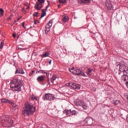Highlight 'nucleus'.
<instances>
[{
  "label": "nucleus",
  "mask_w": 128,
  "mask_h": 128,
  "mask_svg": "<svg viewBox=\"0 0 128 128\" xmlns=\"http://www.w3.org/2000/svg\"><path fill=\"white\" fill-rule=\"evenodd\" d=\"M1 102H4V104H10V103L12 102L6 98H2L1 100Z\"/></svg>",
  "instance_id": "obj_17"
},
{
  "label": "nucleus",
  "mask_w": 128,
  "mask_h": 128,
  "mask_svg": "<svg viewBox=\"0 0 128 128\" xmlns=\"http://www.w3.org/2000/svg\"><path fill=\"white\" fill-rule=\"evenodd\" d=\"M12 36H13V38H16V34H12Z\"/></svg>",
  "instance_id": "obj_38"
},
{
  "label": "nucleus",
  "mask_w": 128,
  "mask_h": 128,
  "mask_svg": "<svg viewBox=\"0 0 128 128\" xmlns=\"http://www.w3.org/2000/svg\"><path fill=\"white\" fill-rule=\"evenodd\" d=\"M38 74H42L44 72V71H42V70H38L36 72V74H38Z\"/></svg>",
  "instance_id": "obj_33"
},
{
  "label": "nucleus",
  "mask_w": 128,
  "mask_h": 128,
  "mask_svg": "<svg viewBox=\"0 0 128 128\" xmlns=\"http://www.w3.org/2000/svg\"><path fill=\"white\" fill-rule=\"evenodd\" d=\"M79 102H80V106H86V103H84V102L82 100H80Z\"/></svg>",
  "instance_id": "obj_26"
},
{
  "label": "nucleus",
  "mask_w": 128,
  "mask_h": 128,
  "mask_svg": "<svg viewBox=\"0 0 128 128\" xmlns=\"http://www.w3.org/2000/svg\"><path fill=\"white\" fill-rule=\"evenodd\" d=\"M25 108H23L22 114L24 116H29L36 112V106L30 105L28 102L25 104Z\"/></svg>",
  "instance_id": "obj_2"
},
{
  "label": "nucleus",
  "mask_w": 128,
  "mask_h": 128,
  "mask_svg": "<svg viewBox=\"0 0 128 128\" xmlns=\"http://www.w3.org/2000/svg\"><path fill=\"white\" fill-rule=\"evenodd\" d=\"M50 54L49 52H46L44 53L43 54L41 55L42 58H46L47 56H50Z\"/></svg>",
  "instance_id": "obj_21"
},
{
  "label": "nucleus",
  "mask_w": 128,
  "mask_h": 128,
  "mask_svg": "<svg viewBox=\"0 0 128 128\" xmlns=\"http://www.w3.org/2000/svg\"><path fill=\"white\" fill-rule=\"evenodd\" d=\"M52 20H50L46 26L45 34H48V32L50 30V28L52 26Z\"/></svg>",
  "instance_id": "obj_6"
},
{
  "label": "nucleus",
  "mask_w": 128,
  "mask_h": 128,
  "mask_svg": "<svg viewBox=\"0 0 128 128\" xmlns=\"http://www.w3.org/2000/svg\"><path fill=\"white\" fill-rule=\"evenodd\" d=\"M60 5H58V7L60 8Z\"/></svg>",
  "instance_id": "obj_43"
},
{
  "label": "nucleus",
  "mask_w": 128,
  "mask_h": 128,
  "mask_svg": "<svg viewBox=\"0 0 128 128\" xmlns=\"http://www.w3.org/2000/svg\"><path fill=\"white\" fill-rule=\"evenodd\" d=\"M44 74H46V72H44Z\"/></svg>",
  "instance_id": "obj_47"
},
{
  "label": "nucleus",
  "mask_w": 128,
  "mask_h": 128,
  "mask_svg": "<svg viewBox=\"0 0 128 128\" xmlns=\"http://www.w3.org/2000/svg\"><path fill=\"white\" fill-rule=\"evenodd\" d=\"M14 22H16V20H14Z\"/></svg>",
  "instance_id": "obj_44"
},
{
  "label": "nucleus",
  "mask_w": 128,
  "mask_h": 128,
  "mask_svg": "<svg viewBox=\"0 0 128 128\" xmlns=\"http://www.w3.org/2000/svg\"><path fill=\"white\" fill-rule=\"evenodd\" d=\"M94 70V69L88 68L86 70V72L88 76H90L92 74V72Z\"/></svg>",
  "instance_id": "obj_18"
},
{
  "label": "nucleus",
  "mask_w": 128,
  "mask_h": 128,
  "mask_svg": "<svg viewBox=\"0 0 128 128\" xmlns=\"http://www.w3.org/2000/svg\"><path fill=\"white\" fill-rule=\"evenodd\" d=\"M24 8H23L22 10L24 12Z\"/></svg>",
  "instance_id": "obj_42"
},
{
  "label": "nucleus",
  "mask_w": 128,
  "mask_h": 128,
  "mask_svg": "<svg viewBox=\"0 0 128 128\" xmlns=\"http://www.w3.org/2000/svg\"><path fill=\"white\" fill-rule=\"evenodd\" d=\"M56 80V76L54 75L50 78L51 82H52V84H54V80Z\"/></svg>",
  "instance_id": "obj_23"
},
{
  "label": "nucleus",
  "mask_w": 128,
  "mask_h": 128,
  "mask_svg": "<svg viewBox=\"0 0 128 128\" xmlns=\"http://www.w3.org/2000/svg\"><path fill=\"white\" fill-rule=\"evenodd\" d=\"M22 26H24V28H26V27H24V22L22 23Z\"/></svg>",
  "instance_id": "obj_36"
},
{
  "label": "nucleus",
  "mask_w": 128,
  "mask_h": 128,
  "mask_svg": "<svg viewBox=\"0 0 128 128\" xmlns=\"http://www.w3.org/2000/svg\"><path fill=\"white\" fill-rule=\"evenodd\" d=\"M20 20V18H18L17 19L18 22V20Z\"/></svg>",
  "instance_id": "obj_40"
},
{
  "label": "nucleus",
  "mask_w": 128,
  "mask_h": 128,
  "mask_svg": "<svg viewBox=\"0 0 128 128\" xmlns=\"http://www.w3.org/2000/svg\"><path fill=\"white\" fill-rule=\"evenodd\" d=\"M78 4H90V0H78Z\"/></svg>",
  "instance_id": "obj_11"
},
{
  "label": "nucleus",
  "mask_w": 128,
  "mask_h": 128,
  "mask_svg": "<svg viewBox=\"0 0 128 128\" xmlns=\"http://www.w3.org/2000/svg\"><path fill=\"white\" fill-rule=\"evenodd\" d=\"M33 16L38 18V12H34V14H33Z\"/></svg>",
  "instance_id": "obj_30"
},
{
  "label": "nucleus",
  "mask_w": 128,
  "mask_h": 128,
  "mask_svg": "<svg viewBox=\"0 0 128 128\" xmlns=\"http://www.w3.org/2000/svg\"><path fill=\"white\" fill-rule=\"evenodd\" d=\"M4 10L2 8H0V16H4Z\"/></svg>",
  "instance_id": "obj_25"
},
{
  "label": "nucleus",
  "mask_w": 128,
  "mask_h": 128,
  "mask_svg": "<svg viewBox=\"0 0 128 128\" xmlns=\"http://www.w3.org/2000/svg\"><path fill=\"white\" fill-rule=\"evenodd\" d=\"M15 74H24V72L22 70H16Z\"/></svg>",
  "instance_id": "obj_19"
},
{
  "label": "nucleus",
  "mask_w": 128,
  "mask_h": 128,
  "mask_svg": "<svg viewBox=\"0 0 128 128\" xmlns=\"http://www.w3.org/2000/svg\"><path fill=\"white\" fill-rule=\"evenodd\" d=\"M62 18H62V20H63L64 22H68L69 20L68 16H66L64 14L62 16Z\"/></svg>",
  "instance_id": "obj_16"
},
{
  "label": "nucleus",
  "mask_w": 128,
  "mask_h": 128,
  "mask_svg": "<svg viewBox=\"0 0 128 128\" xmlns=\"http://www.w3.org/2000/svg\"><path fill=\"white\" fill-rule=\"evenodd\" d=\"M76 74H78V76H86V74L84 73V72L80 71V70L78 69L75 70Z\"/></svg>",
  "instance_id": "obj_12"
},
{
  "label": "nucleus",
  "mask_w": 128,
  "mask_h": 128,
  "mask_svg": "<svg viewBox=\"0 0 128 128\" xmlns=\"http://www.w3.org/2000/svg\"><path fill=\"white\" fill-rule=\"evenodd\" d=\"M120 100H116L114 102L113 104L115 106H118V104H120Z\"/></svg>",
  "instance_id": "obj_24"
},
{
  "label": "nucleus",
  "mask_w": 128,
  "mask_h": 128,
  "mask_svg": "<svg viewBox=\"0 0 128 128\" xmlns=\"http://www.w3.org/2000/svg\"><path fill=\"white\" fill-rule=\"evenodd\" d=\"M105 8L108 10H114V7H112V4L110 2H106V4Z\"/></svg>",
  "instance_id": "obj_10"
},
{
  "label": "nucleus",
  "mask_w": 128,
  "mask_h": 128,
  "mask_svg": "<svg viewBox=\"0 0 128 128\" xmlns=\"http://www.w3.org/2000/svg\"><path fill=\"white\" fill-rule=\"evenodd\" d=\"M123 72H124L123 76H124V74H126V76H128V75H126V74H128V66H126Z\"/></svg>",
  "instance_id": "obj_22"
},
{
  "label": "nucleus",
  "mask_w": 128,
  "mask_h": 128,
  "mask_svg": "<svg viewBox=\"0 0 128 128\" xmlns=\"http://www.w3.org/2000/svg\"><path fill=\"white\" fill-rule=\"evenodd\" d=\"M32 98L33 100H38V98H36V96H32Z\"/></svg>",
  "instance_id": "obj_31"
},
{
  "label": "nucleus",
  "mask_w": 128,
  "mask_h": 128,
  "mask_svg": "<svg viewBox=\"0 0 128 128\" xmlns=\"http://www.w3.org/2000/svg\"><path fill=\"white\" fill-rule=\"evenodd\" d=\"M30 76H34L33 73L30 72L29 74Z\"/></svg>",
  "instance_id": "obj_35"
},
{
  "label": "nucleus",
  "mask_w": 128,
  "mask_h": 128,
  "mask_svg": "<svg viewBox=\"0 0 128 128\" xmlns=\"http://www.w3.org/2000/svg\"><path fill=\"white\" fill-rule=\"evenodd\" d=\"M4 41L2 40L0 44V48H1V50L2 48H4Z\"/></svg>",
  "instance_id": "obj_27"
},
{
  "label": "nucleus",
  "mask_w": 128,
  "mask_h": 128,
  "mask_svg": "<svg viewBox=\"0 0 128 128\" xmlns=\"http://www.w3.org/2000/svg\"><path fill=\"white\" fill-rule=\"evenodd\" d=\"M60 4H66V0H58Z\"/></svg>",
  "instance_id": "obj_28"
},
{
  "label": "nucleus",
  "mask_w": 128,
  "mask_h": 128,
  "mask_svg": "<svg viewBox=\"0 0 128 128\" xmlns=\"http://www.w3.org/2000/svg\"><path fill=\"white\" fill-rule=\"evenodd\" d=\"M68 84L72 88H74V90H80V84L70 82Z\"/></svg>",
  "instance_id": "obj_8"
},
{
  "label": "nucleus",
  "mask_w": 128,
  "mask_h": 128,
  "mask_svg": "<svg viewBox=\"0 0 128 128\" xmlns=\"http://www.w3.org/2000/svg\"><path fill=\"white\" fill-rule=\"evenodd\" d=\"M10 86L13 92H21L22 81L20 79H14L10 82Z\"/></svg>",
  "instance_id": "obj_1"
},
{
  "label": "nucleus",
  "mask_w": 128,
  "mask_h": 128,
  "mask_svg": "<svg viewBox=\"0 0 128 128\" xmlns=\"http://www.w3.org/2000/svg\"><path fill=\"white\" fill-rule=\"evenodd\" d=\"M10 104H12V108L14 110H18V106L16 103H14L13 102H11Z\"/></svg>",
  "instance_id": "obj_13"
},
{
  "label": "nucleus",
  "mask_w": 128,
  "mask_h": 128,
  "mask_svg": "<svg viewBox=\"0 0 128 128\" xmlns=\"http://www.w3.org/2000/svg\"><path fill=\"white\" fill-rule=\"evenodd\" d=\"M34 8L37 10H40L42 8V4H44L45 0H38Z\"/></svg>",
  "instance_id": "obj_4"
},
{
  "label": "nucleus",
  "mask_w": 128,
  "mask_h": 128,
  "mask_svg": "<svg viewBox=\"0 0 128 128\" xmlns=\"http://www.w3.org/2000/svg\"><path fill=\"white\" fill-rule=\"evenodd\" d=\"M118 74H120V72H119Z\"/></svg>",
  "instance_id": "obj_45"
},
{
  "label": "nucleus",
  "mask_w": 128,
  "mask_h": 128,
  "mask_svg": "<svg viewBox=\"0 0 128 128\" xmlns=\"http://www.w3.org/2000/svg\"><path fill=\"white\" fill-rule=\"evenodd\" d=\"M22 18V17H20V18Z\"/></svg>",
  "instance_id": "obj_46"
},
{
  "label": "nucleus",
  "mask_w": 128,
  "mask_h": 128,
  "mask_svg": "<svg viewBox=\"0 0 128 128\" xmlns=\"http://www.w3.org/2000/svg\"><path fill=\"white\" fill-rule=\"evenodd\" d=\"M32 74H34V71L32 70V72H31Z\"/></svg>",
  "instance_id": "obj_41"
},
{
  "label": "nucleus",
  "mask_w": 128,
  "mask_h": 128,
  "mask_svg": "<svg viewBox=\"0 0 128 128\" xmlns=\"http://www.w3.org/2000/svg\"><path fill=\"white\" fill-rule=\"evenodd\" d=\"M74 70V68L73 67L71 69H70V71L71 72H72V70Z\"/></svg>",
  "instance_id": "obj_34"
},
{
  "label": "nucleus",
  "mask_w": 128,
  "mask_h": 128,
  "mask_svg": "<svg viewBox=\"0 0 128 128\" xmlns=\"http://www.w3.org/2000/svg\"><path fill=\"white\" fill-rule=\"evenodd\" d=\"M118 64H120L119 70L120 72H123L126 66V63L124 62H121L120 63H118Z\"/></svg>",
  "instance_id": "obj_9"
},
{
  "label": "nucleus",
  "mask_w": 128,
  "mask_h": 128,
  "mask_svg": "<svg viewBox=\"0 0 128 128\" xmlns=\"http://www.w3.org/2000/svg\"><path fill=\"white\" fill-rule=\"evenodd\" d=\"M12 118L6 117L4 119H3L1 122V124L3 126L8 127V126H12Z\"/></svg>",
  "instance_id": "obj_3"
},
{
  "label": "nucleus",
  "mask_w": 128,
  "mask_h": 128,
  "mask_svg": "<svg viewBox=\"0 0 128 128\" xmlns=\"http://www.w3.org/2000/svg\"><path fill=\"white\" fill-rule=\"evenodd\" d=\"M26 10H30V6H28L26 8Z\"/></svg>",
  "instance_id": "obj_39"
},
{
  "label": "nucleus",
  "mask_w": 128,
  "mask_h": 128,
  "mask_svg": "<svg viewBox=\"0 0 128 128\" xmlns=\"http://www.w3.org/2000/svg\"><path fill=\"white\" fill-rule=\"evenodd\" d=\"M48 4L46 6V9L44 10L46 11L48 10V8H50V2H48Z\"/></svg>",
  "instance_id": "obj_32"
},
{
  "label": "nucleus",
  "mask_w": 128,
  "mask_h": 128,
  "mask_svg": "<svg viewBox=\"0 0 128 128\" xmlns=\"http://www.w3.org/2000/svg\"><path fill=\"white\" fill-rule=\"evenodd\" d=\"M76 114V112L74 110H71V116H74Z\"/></svg>",
  "instance_id": "obj_29"
},
{
  "label": "nucleus",
  "mask_w": 128,
  "mask_h": 128,
  "mask_svg": "<svg viewBox=\"0 0 128 128\" xmlns=\"http://www.w3.org/2000/svg\"><path fill=\"white\" fill-rule=\"evenodd\" d=\"M48 64H52V60H50L48 62Z\"/></svg>",
  "instance_id": "obj_37"
},
{
  "label": "nucleus",
  "mask_w": 128,
  "mask_h": 128,
  "mask_svg": "<svg viewBox=\"0 0 128 128\" xmlns=\"http://www.w3.org/2000/svg\"><path fill=\"white\" fill-rule=\"evenodd\" d=\"M84 122L88 126H92L94 124V119L92 117H88L84 120Z\"/></svg>",
  "instance_id": "obj_7"
},
{
  "label": "nucleus",
  "mask_w": 128,
  "mask_h": 128,
  "mask_svg": "<svg viewBox=\"0 0 128 128\" xmlns=\"http://www.w3.org/2000/svg\"><path fill=\"white\" fill-rule=\"evenodd\" d=\"M34 24H36V22H34Z\"/></svg>",
  "instance_id": "obj_48"
},
{
  "label": "nucleus",
  "mask_w": 128,
  "mask_h": 128,
  "mask_svg": "<svg viewBox=\"0 0 128 128\" xmlns=\"http://www.w3.org/2000/svg\"><path fill=\"white\" fill-rule=\"evenodd\" d=\"M42 13L41 14V16H40L41 18H44V16H45L46 14V11L44 9H42Z\"/></svg>",
  "instance_id": "obj_20"
},
{
  "label": "nucleus",
  "mask_w": 128,
  "mask_h": 128,
  "mask_svg": "<svg viewBox=\"0 0 128 128\" xmlns=\"http://www.w3.org/2000/svg\"><path fill=\"white\" fill-rule=\"evenodd\" d=\"M44 100H54V95L50 94H46L42 98Z\"/></svg>",
  "instance_id": "obj_5"
},
{
  "label": "nucleus",
  "mask_w": 128,
  "mask_h": 128,
  "mask_svg": "<svg viewBox=\"0 0 128 128\" xmlns=\"http://www.w3.org/2000/svg\"><path fill=\"white\" fill-rule=\"evenodd\" d=\"M37 80L38 82H44V76H39L37 78Z\"/></svg>",
  "instance_id": "obj_15"
},
{
  "label": "nucleus",
  "mask_w": 128,
  "mask_h": 128,
  "mask_svg": "<svg viewBox=\"0 0 128 128\" xmlns=\"http://www.w3.org/2000/svg\"><path fill=\"white\" fill-rule=\"evenodd\" d=\"M71 112H72V110H66L64 111V114H66V116H70Z\"/></svg>",
  "instance_id": "obj_14"
}]
</instances>
